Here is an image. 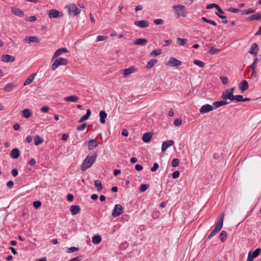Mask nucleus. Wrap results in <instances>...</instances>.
Listing matches in <instances>:
<instances>
[{
  "mask_svg": "<svg viewBox=\"0 0 261 261\" xmlns=\"http://www.w3.org/2000/svg\"><path fill=\"white\" fill-rule=\"evenodd\" d=\"M201 20H203V21L207 22L208 23H210L212 25H213L214 26H217V23L213 20L207 19L206 18L204 17H202L201 18Z\"/></svg>",
  "mask_w": 261,
  "mask_h": 261,
  "instance_id": "39",
  "label": "nucleus"
},
{
  "mask_svg": "<svg viewBox=\"0 0 261 261\" xmlns=\"http://www.w3.org/2000/svg\"><path fill=\"white\" fill-rule=\"evenodd\" d=\"M181 122L182 120L180 119L177 118L174 121V124L175 126H179L181 124Z\"/></svg>",
  "mask_w": 261,
  "mask_h": 261,
  "instance_id": "61",
  "label": "nucleus"
},
{
  "mask_svg": "<svg viewBox=\"0 0 261 261\" xmlns=\"http://www.w3.org/2000/svg\"><path fill=\"white\" fill-rule=\"evenodd\" d=\"M68 63L67 59L63 58H58L53 63L51 66L52 70H55L59 66L61 65H66Z\"/></svg>",
  "mask_w": 261,
  "mask_h": 261,
  "instance_id": "4",
  "label": "nucleus"
},
{
  "mask_svg": "<svg viewBox=\"0 0 261 261\" xmlns=\"http://www.w3.org/2000/svg\"><path fill=\"white\" fill-rule=\"evenodd\" d=\"M157 62L158 61L156 59H151L147 62L146 67L147 69H151L154 66V64H156Z\"/></svg>",
  "mask_w": 261,
  "mask_h": 261,
  "instance_id": "34",
  "label": "nucleus"
},
{
  "mask_svg": "<svg viewBox=\"0 0 261 261\" xmlns=\"http://www.w3.org/2000/svg\"><path fill=\"white\" fill-rule=\"evenodd\" d=\"M70 212L72 215H75L81 212L80 206L78 205H73L70 206Z\"/></svg>",
  "mask_w": 261,
  "mask_h": 261,
  "instance_id": "18",
  "label": "nucleus"
},
{
  "mask_svg": "<svg viewBox=\"0 0 261 261\" xmlns=\"http://www.w3.org/2000/svg\"><path fill=\"white\" fill-rule=\"evenodd\" d=\"M43 142V139L39 135H36L34 137V144L36 146H38L42 144Z\"/></svg>",
  "mask_w": 261,
  "mask_h": 261,
  "instance_id": "31",
  "label": "nucleus"
},
{
  "mask_svg": "<svg viewBox=\"0 0 261 261\" xmlns=\"http://www.w3.org/2000/svg\"><path fill=\"white\" fill-rule=\"evenodd\" d=\"M261 252V249L257 248L253 252H252V255L255 258L257 257Z\"/></svg>",
  "mask_w": 261,
  "mask_h": 261,
  "instance_id": "44",
  "label": "nucleus"
},
{
  "mask_svg": "<svg viewBox=\"0 0 261 261\" xmlns=\"http://www.w3.org/2000/svg\"><path fill=\"white\" fill-rule=\"evenodd\" d=\"M159 167V164L157 163H154L153 164V167L151 168V171L152 172H155L158 169Z\"/></svg>",
  "mask_w": 261,
  "mask_h": 261,
  "instance_id": "56",
  "label": "nucleus"
},
{
  "mask_svg": "<svg viewBox=\"0 0 261 261\" xmlns=\"http://www.w3.org/2000/svg\"><path fill=\"white\" fill-rule=\"evenodd\" d=\"M180 172L179 171H175L172 174V177L173 178L176 179L179 176Z\"/></svg>",
  "mask_w": 261,
  "mask_h": 261,
  "instance_id": "55",
  "label": "nucleus"
},
{
  "mask_svg": "<svg viewBox=\"0 0 261 261\" xmlns=\"http://www.w3.org/2000/svg\"><path fill=\"white\" fill-rule=\"evenodd\" d=\"M239 87L241 90V92L242 93H244L249 88L248 82L246 80H243L239 84Z\"/></svg>",
  "mask_w": 261,
  "mask_h": 261,
  "instance_id": "12",
  "label": "nucleus"
},
{
  "mask_svg": "<svg viewBox=\"0 0 261 261\" xmlns=\"http://www.w3.org/2000/svg\"><path fill=\"white\" fill-rule=\"evenodd\" d=\"M20 154L19 150L17 148H15L12 150L10 155L12 158L17 159L19 157Z\"/></svg>",
  "mask_w": 261,
  "mask_h": 261,
  "instance_id": "20",
  "label": "nucleus"
},
{
  "mask_svg": "<svg viewBox=\"0 0 261 261\" xmlns=\"http://www.w3.org/2000/svg\"><path fill=\"white\" fill-rule=\"evenodd\" d=\"M49 18H57L58 17H62L63 13L55 9L49 10L48 13Z\"/></svg>",
  "mask_w": 261,
  "mask_h": 261,
  "instance_id": "9",
  "label": "nucleus"
},
{
  "mask_svg": "<svg viewBox=\"0 0 261 261\" xmlns=\"http://www.w3.org/2000/svg\"><path fill=\"white\" fill-rule=\"evenodd\" d=\"M153 23L156 25L163 24L164 23V20L162 19H156L154 20Z\"/></svg>",
  "mask_w": 261,
  "mask_h": 261,
  "instance_id": "53",
  "label": "nucleus"
},
{
  "mask_svg": "<svg viewBox=\"0 0 261 261\" xmlns=\"http://www.w3.org/2000/svg\"><path fill=\"white\" fill-rule=\"evenodd\" d=\"M213 110V107L209 104H206L202 106L200 109V113L204 114L210 112Z\"/></svg>",
  "mask_w": 261,
  "mask_h": 261,
  "instance_id": "10",
  "label": "nucleus"
},
{
  "mask_svg": "<svg viewBox=\"0 0 261 261\" xmlns=\"http://www.w3.org/2000/svg\"><path fill=\"white\" fill-rule=\"evenodd\" d=\"M69 251L68 253H72L75 251H76L79 250V248L76 247H71L68 248Z\"/></svg>",
  "mask_w": 261,
  "mask_h": 261,
  "instance_id": "59",
  "label": "nucleus"
},
{
  "mask_svg": "<svg viewBox=\"0 0 261 261\" xmlns=\"http://www.w3.org/2000/svg\"><path fill=\"white\" fill-rule=\"evenodd\" d=\"M91 114V110L90 109L87 110L86 114L83 116L78 121L79 123H82L84 121L89 119Z\"/></svg>",
  "mask_w": 261,
  "mask_h": 261,
  "instance_id": "23",
  "label": "nucleus"
},
{
  "mask_svg": "<svg viewBox=\"0 0 261 261\" xmlns=\"http://www.w3.org/2000/svg\"><path fill=\"white\" fill-rule=\"evenodd\" d=\"M162 54V49H158L152 51L150 54V56H157Z\"/></svg>",
  "mask_w": 261,
  "mask_h": 261,
  "instance_id": "40",
  "label": "nucleus"
},
{
  "mask_svg": "<svg viewBox=\"0 0 261 261\" xmlns=\"http://www.w3.org/2000/svg\"><path fill=\"white\" fill-rule=\"evenodd\" d=\"M216 14L221 19H223L222 20V23H224V24H226L228 22V21L226 19V16H224V15H221V14H219V13L216 12Z\"/></svg>",
  "mask_w": 261,
  "mask_h": 261,
  "instance_id": "45",
  "label": "nucleus"
},
{
  "mask_svg": "<svg viewBox=\"0 0 261 261\" xmlns=\"http://www.w3.org/2000/svg\"><path fill=\"white\" fill-rule=\"evenodd\" d=\"M22 114L24 118H29L32 116V113L30 109H24L22 111Z\"/></svg>",
  "mask_w": 261,
  "mask_h": 261,
  "instance_id": "32",
  "label": "nucleus"
},
{
  "mask_svg": "<svg viewBox=\"0 0 261 261\" xmlns=\"http://www.w3.org/2000/svg\"><path fill=\"white\" fill-rule=\"evenodd\" d=\"M153 134L151 132L144 133L142 136V140L144 143H148L150 141Z\"/></svg>",
  "mask_w": 261,
  "mask_h": 261,
  "instance_id": "17",
  "label": "nucleus"
},
{
  "mask_svg": "<svg viewBox=\"0 0 261 261\" xmlns=\"http://www.w3.org/2000/svg\"><path fill=\"white\" fill-rule=\"evenodd\" d=\"M2 61L4 62H13L15 61L14 57L10 55H3L2 56Z\"/></svg>",
  "mask_w": 261,
  "mask_h": 261,
  "instance_id": "15",
  "label": "nucleus"
},
{
  "mask_svg": "<svg viewBox=\"0 0 261 261\" xmlns=\"http://www.w3.org/2000/svg\"><path fill=\"white\" fill-rule=\"evenodd\" d=\"M97 156V154L96 152H93L91 155V153L89 154L84 160L81 165V170L82 171H85L87 169L90 168L95 162Z\"/></svg>",
  "mask_w": 261,
  "mask_h": 261,
  "instance_id": "1",
  "label": "nucleus"
},
{
  "mask_svg": "<svg viewBox=\"0 0 261 261\" xmlns=\"http://www.w3.org/2000/svg\"><path fill=\"white\" fill-rule=\"evenodd\" d=\"M83 258L84 256L83 255H80L74 258H73L71 259H69L68 261H81L83 259Z\"/></svg>",
  "mask_w": 261,
  "mask_h": 261,
  "instance_id": "52",
  "label": "nucleus"
},
{
  "mask_svg": "<svg viewBox=\"0 0 261 261\" xmlns=\"http://www.w3.org/2000/svg\"><path fill=\"white\" fill-rule=\"evenodd\" d=\"M258 49V45L256 43H253L251 45L250 50L249 53L250 54L254 55L256 56L257 54V50Z\"/></svg>",
  "mask_w": 261,
  "mask_h": 261,
  "instance_id": "26",
  "label": "nucleus"
},
{
  "mask_svg": "<svg viewBox=\"0 0 261 261\" xmlns=\"http://www.w3.org/2000/svg\"><path fill=\"white\" fill-rule=\"evenodd\" d=\"M68 53V51L66 48H60L58 49L55 52L51 60L53 61L55 58H57L58 56H59L62 53Z\"/></svg>",
  "mask_w": 261,
  "mask_h": 261,
  "instance_id": "13",
  "label": "nucleus"
},
{
  "mask_svg": "<svg viewBox=\"0 0 261 261\" xmlns=\"http://www.w3.org/2000/svg\"><path fill=\"white\" fill-rule=\"evenodd\" d=\"M28 39H29V41L28 42V43H29L31 42H35L38 43L40 41V39L36 36H27L25 38L24 41H27Z\"/></svg>",
  "mask_w": 261,
  "mask_h": 261,
  "instance_id": "22",
  "label": "nucleus"
},
{
  "mask_svg": "<svg viewBox=\"0 0 261 261\" xmlns=\"http://www.w3.org/2000/svg\"><path fill=\"white\" fill-rule=\"evenodd\" d=\"M41 204L42 203L39 200L34 201L33 203V205L36 209L39 208L41 206Z\"/></svg>",
  "mask_w": 261,
  "mask_h": 261,
  "instance_id": "46",
  "label": "nucleus"
},
{
  "mask_svg": "<svg viewBox=\"0 0 261 261\" xmlns=\"http://www.w3.org/2000/svg\"><path fill=\"white\" fill-rule=\"evenodd\" d=\"M148 42V40L145 38H139L137 39L135 42L134 44L140 45H145Z\"/></svg>",
  "mask_w": 261,
  "mask_h": 261,
  "instance_id": "27",
  "label": "nucleus"
},
{
  "mask_svg": "<svg viewBox=\"0 0 261 261\" xmlns=\"http://www.w3.org/2000/svg\"><path fill=\"white\" fill-rule=\"evenodd\" d=\"M234 97V95L232 93H229L228 92L226 91H224L222 95V98L223 100H226L227 99H229L231 101H233Z\"/></svg>",
  "mask_w": 261,
  "mask_h": 261,
  "instance_id": "11",
  "label": "nucleus"
},
{
  "mask_svg": "<svg viewBox=\"0 0 261 261\" xmlns=\"http://www.w3.org/2000/svg\"><path fill=\"white\" fill-rule=\"evenodd\" d=\"M172 8L175 10L176 14V17H186L187 16V12L186 7L181 5L173 6Z\"/></svg>",
  "mask_w": 261,
  "mask_h": 261,
  "instance_id": "3",
  "label": "nucleus"
},
{
  "mask_svg": "<svg viewBox=\"0 0 261 261\" xmlns=\"http://www.w3.org/2000/svg\"><path fill=\"white\" fill-rule=\"evenodd\" d=\"M68 9L70 15H77L79 14L81 10L74 4H70L66 6Z\"/></svg>",
  "mask_w": 261,
  "mask_h": 261,
  "instance_id": "5",
  "label": "nucleus"
},
{
  "mask_svg": "<svg viewBox=\"0 0 261 261\" xmlns=\"http://www.w3.org/2000/svg\"><path fill=\"white\" fill-rule=\"evenodd\" d=\"M121 135L124 137H127L128 136V133L126 129L123 128L121 132Z\"/></svg>",
  "mask_w": 261,
  "mask_h": 261,
  "instance_id": "64",
  "label": "nucleus"
},
{
  "mask_svg": "<svg viewBox=\"0 0 261 261\" xmlns=\"http://www.w3.org/2000/svg\"><path fill=\"white\" fill-rule=\"evenodd\" d=\"M218 5L215 4V3L207 5L206 6V9H212L213 8H215L216 9L217 7H218Z\"/></svg>",
  "mask_w": 261,
  "mask_h": 261,
  "instance_id": "57",
  "label": "nucleus"
},
{
  "mask_svg": "<svg viewBox=\"0 0 261 261\" xmlns=\"http://www.w3.org/2000/svg\"><path fill=\"white\" fill-rule=\"evenodd\" d=\"M36 73H34L32 74L24 82L23 84V86L28 85L31 84L34 80L35 76H36Z\"/></svg>",
  "mask_w": 261,
  "mask_h": 261,
  "instance_id": "29",
  "label": "nucleus"
},
{
  "mask_svg": "<svg viewBox=\"0 0 261 261\" xmlns=\"http://www.w3.org/2000/svg\"><path fill=\"white\" fill-rule=\"evenodd\" d=\"M87 144L88 149L89 150H93L99 144V142H97L96 139L90 140L88 142H86L85 144Z\"/></svg>",
  "mask_w": 261,
  "mask_h": 261,
  "instance_id": "8",
  "label": "nucleus"
},
{
  "mask_svg": "<svg viewBox=\"0 0 261 261\" xmlns=\"http://www.w3.org/2000/svg\"><path fill=\"white\" fill-rule=\"evenodd\" d=\"M260 19H261V14L260 13L253 14L246 19L247 21H252L253 20H258Z\"/></svg>",
  "mask_w": 261,
  "mask_h": 261,
  "instance_id": "25",
  "label": "nucleus"
},
{
  "mask_svg": "<svg viewBox=\"0 0 261 261\" xmlns=\"http://www.w3.org/2000/svg\"><path fill=\"white\" fill-rule=\"evenodd\" d=\"M79 99V98L75 95L69 96L65 97L64 100L66 101H72V102H76Z\"/></svg>",
  "mask_w": 261,
  "mask_h": 261,
  "instance_id": "30",
  "label": "nucleus"
},
{
  "mask_svg": "<svg viewBox=\"0 0 261 261\" xmlns=\"http://www.w3.org/2000/svg\"><path fill=\"white\" fill-rule=\"evenodd\" d=\"M123 213V208L121 204H118L115 205L113 210L112 216L116 218Z\"/></svg>",
  "mask_w": 261,
  "mask_h": 261,
  "instance_id": "6",
  "label": "nucleus"
},
{
  "mask_svg": "<svg viewBox=\"0 0 261 261\" xmlns=\"http://www.w3.org/2000/svg\"><path fill=\"white\" fill-rule=\"evenodd\" d=\"M94 185L98 192H100L102 190L103 187L101 182L99 180H95Z\"/></svg>",
  "mask_w": 261,
  "mask_h": 261,
  "instance_id": "35",
  "label": "nucleus"
},
{
  "mask_svg": "<svg viewBox=\"0 0 261 261\" xmlns=\"http://www.w3.org/2000/svg\"><path fill=\"white\" fill-rule=\"evenodd\" d=\"M174 144L173 140H167L163 142L162 145V151L164 152L166 149L170 146H172Z\"/></svg>",
  "mask_w": 261,
  "mask_h": 261,
  "instance_id": "16",
  "label": "nucleus"
},
{
  "mask_svg": "<svg viewBox=\"0 0 261 261\" xmlns=\"http://www.w3.org/2000/svg\"><path fill=\"white\" fill-rule=\"evenodd\" d=\"M107 38V36L99 35L97 37V41H101Z\"/></svg>",
  "mask_w": 261,
  "mask_h": 261,
  "instance_id": "60",
  "label": "nucleus"
},
{
  "mask_svg": "<svg viewBox=\"0 0 261 261\" xmlns=\"http://www.w3.org/2000/svg\"><path fill=\"white\" fill-rule=\"evenodd\" d=\"M134 24L141 28H144L149 26V22L148 20H143L140 21H135L134 22Z\"/></svg>",
  "mask_w": 261,
  "mask_h": 261,
  "instance_id": "14",
  "label": "nucleus"
},
{
  "mask_svg": "<svg viewBox=\"0 0 261 261\" xmlns=\"http://www.w3.org/2000/svg\"><path fill=\"white\" fill-rule=\"evenodd\" d=\"M228 103V102L226 100H223L221 101H215L213 103V105L215 109H217L221 106H223Z\"/></svg>",
  "mask_w": 261,
  "mask_h": 261,
  "instance_id": "21",
  "label": "nucleus"
},
{
  "mask_svg": "<svg viewBox=\"0 0 261 261\" xmlns=\"http://www.w3.org/2000/svg\"><path fill=\"white\" fill-rule=\"evenodd\" d=\"M86 126H87V123H84L82 124L79 125L77 127L76 129H77V130H78L79 131H83L85 129Z\"/></svg>",
  "mask_w": 261,
  "mask_h": 261,
  "instance_id": "49",
  "label": "nucleus"
},
{
  "mask_svg": "<svg viewBox=\"0 0 261 261\" xmlns=\"http://www.w3.org/2000/svg\"><path fill=\"white\" fill-rule=\"evenodd\" d=\"M188 42L187 39L177 38L176 39V43L177 44L180 46H184Z\"/></svg>",
  "mask_w": 261,
  "mask_h": 261,
  "instance_id": "36",
  "label": "nucleus"
},
{
  "mask_svg": "<svg viewBox=\"0 0 261 261\" xmlns=\"http://www.w3.org/2000/svg\"><path fill=\"white\" fill-rule=\"evenodd\" d=\"M254 258V257L252 255V252L250 251L246 261H253Z\"/></svg>",
  "mask_w": 261,
  "mask_h": 261,
  "instance_id": "62",
  "label": "nucleus"
},
{
  "mask_svg": "<svg viewBox=\"0 0 261 261\" xmlns=\"http://www.w3.org/2000/svg\"><path fill=\"white\" fill-rule=\"evenodd\" d=\"M221 80H222V82L224 85H226L228 82V79L226 76H221Z\"/></svg>",
  "mask_w": 261,
  "mask_h": 261,
  "instance_id": "58",
  "label": "nucleus"
},
{
  "mask_svg": "<svg viewBox=\"0 0 261 261\" xmlns=\"http://www.w3.org/2000/svg\"><path fill=\"white\" fill-rule=\"evenodd\" d=\"M137 70V68L135 66H131L127 69H125L123 71L124 76H127L129 74L135 72Z\"/></svg>",
  "mask_w": 261,
  "mask_h": 261,
  "instance_id": "19",
  "label": "nucleus"
},
{
  "mask_svg": "<svg viewBox=\"0 0 261 261\" xmlns=\"http://www.w3.org/2000/svg\"><path fill=\"white\" fill-rule=\"evenodd\" d=\"M193 63L201 68L205 66V63L197 59L193 61Z\"/></svg>",
  "mask_w": 261,
  "mask_h": 261,
  "instance_id": "42",
  "label": "nucleus"
},
{
  "mask_svg": "<svg viewBox=\"0 0 261 261\" xmlns=\"http://www.w3.org/2000/svg\"><path fill=\"white\" fill-rule=\"evenodd\" d=\"M100 121L102 124L106 123V119L107 117V114L105 111H101L99 113Z\"/></svg>",
  "mask_w": 261,
  "mask_h": 261,
  "instance_id": "28",
  "label": "nucleus"
},
{
  "mask_svg": "<svg viewBox=\"0 0 261 261\" xmlns=\"http://www.w3.org/2000/svg\"><path fill=\"white\" fill-rule=\"evenodd\" d=\"M149 187V185L148 184H142L140 186L139 190L141 192H144L146 191Z\"/></svg>",
  "mask_w": 261,
  "mask_h": 261,
  "instance_id": "43",
  "label": "nucleus"
},
{
  "mask_svg": "<svg viewBox=\"0 0 261 261\" xmlns=\"http://www.w3.org/2000/svg\"><path fill=\"white\" fill-rule=\"evenodd\" d=\"M36 20V17L35 16H31L29 17H26L25 20L30 22H34Z\"/></svg>",
  "mask_w": 261,
  "mask_h": 261,
  "instance_id": "54",
  "label": "nucleus"
},
{
  "mask_svg": "<svg viewBox=\"0 0 261 261\" xmlns=\"http://www.w3.org/2000/svg\"><path fill=\"white\" fill-rule=\"evenodd\" d=\"M243 97L241 95H234V100H236L237 102L243 101Z\"/></svg>",
  "mask_w": 261,
  "mask_h": 261,
  "instance_id": "50",
  "label": "nucleus"
},
{
  "mask_svg": "<svg viewBox=\"0 0 261 261\" xmlns=\"http://www.w3.org/2000/svg\"><path fill=\"white\" fill-rule=\"evenodd\" d=\"M228 11L230 12H232V13H238L239 12H241V11L240 9H238V8H232V7H230L228 9Z\"/></svg>",
  "mask_w": 261,
  "mask_h": 261,
  "instance_id": "51",
  "label": "nucleus"
},
{
  "mask_svg": "<svg viewBox=\"0 0 261 261\" xmlns=\"http://www.w3.org/2000/svg\"><path fill=\"white\" fill-rule=\"evenodd\" d=\"M13 89V84L9 83L7 84L4 87V91L7 92H9L12 91Z\"/></svg>",
  "mask_w": 261,
  "mask_h": 261,
  "instance_id": "41",
  "label": "nucleus"
},
{
  "mask_svg": "<svg viewBox=\"0 0 261 261\" xmlns=\"http://www.w3.org/2000/svg\"><path fill=\"white\" fill-rule=\"evenodd\" d=\"M224 218V213H222L221 215L220 219L216 223L215 228L212 230L208 235V239H211L222 229L223 225Z\"/></svg>",
  "mask_w": 261,
  "mask_h": 261,
  "instance_id": "2",
  "label": "nucleus"
},
{
  "mask_svg": "<svg viewBox=\"0 0 261 261\" xmlns=\"http://www.w3.org/2000/svg\"><path fill=\"white\" fill-rule=\"evenodd\" d=\"M11 173L14 177H16L18 174V170L16 168L13 169L11 171Z\"/></svg>",
  "mask_w": 261,
  "mask_h": 261,
  "instance_id": "63",
  "label": "nucleus"
},
{
  "mask_svg": "<svg viewBox=\"0 0 261 261\" xmlns=\"http://www.w3.org/2000/svg\"><path fill=\"white\" fill-rule=\"evenodd\" d=\"M180 161L179 160L176 158H175L172 161V166L173 167H177L179 164Z\"/></svg>",
  "mask_w": 261,
  "mask_h": 261,
  "instance_id": "47",
  "label": "nucleus"
},
{
  "mask_svg": "<svg viewBox=\"0 0 261 261\" xmlns=\"http://www.w3.org/2000/svg\"><path fill=\"white\" fill-rule=\"evenodd\" d=\"M219 50L218 48H215L214 46H212L211 48L208 51V53L210 54H215L217 53H218Z\"/></svg>",
  "mask_w": 261,
  "mask_h": 261,
  "instance_id": "48",
  "label": "nucleus"
},
{
  "mask_svg": "<svg viewBox=\"0 0 261 261\" xmlns=\"http://www.w3.org/2000/svg\"><path fill=\"white\" fill-rule=\"evenodd\" d=\"M181 64V61L176 59V58L171 57L166 64L167 66L177 67L180 66Z\"/></svg>",
  "mask_w": 261,
  "mask_h": 261,
  "instance_id": "7",
  "label": "nucleus"
},
{
  "mask_svg": "<svg viewBox=\"0 0 261 261\" xmlns=\"http://www.w3.org/2000/svg\"><path fill=\"white\" fill-rule=\"evenodd\" d=\"M256 10L252 9V8H249L248 9L246 10H243L241 11V15H248L251 13H255Z\"/></svg>",
  "mask_w": 261,
  "mask_h": 261,
  "instance_id": "37",
  "label": "nucleus"
},
{
  "mask_svg": "<svg viewBox=\"0 0 261 261\" xmlns=\"http://www.w3.org/2000/svg\"><path fill=\"white\" fill-rule=\"evenodd\" d=\"M219 237L221 242H224L227 238V232L224 230H222L220 234Z\"/></svg>",
  "mask_w": 261,
  "mask_h": 261,
  "instance_id": "38",
  "label": "nucleus"
},
{
  "mask_svg": "<svg viewBox=\"0 0 261 261\" xmlns=\"http://www.w3.org/2000/svg\"><path fill=\"white\" fill-rule=\"evenodd\" d=\"M11 12L13 14L16 16H23L24 15L23 12L19 8H12Z\"/></svg>",
  "mask_w": 261,
  "mask_h": 261,
  "instance_id": "24",
  "label": "nucleus"
},
{
  "mask_svg": "<svg viewBox=\"0 0 261 261\" xmlns=\"http://www.w3.org/2000/svg\"><path fill=\"white\" fill-rule=\"evenodd\" d=\"M92 241L94 244H98L101 241V237L99 235H95L93 237Z\"/></svg>",
  "mask_w": 261,
  "mask_h": 261,
  "instance_id": "33",
  "label": "nucleus"
}]
</instances>
